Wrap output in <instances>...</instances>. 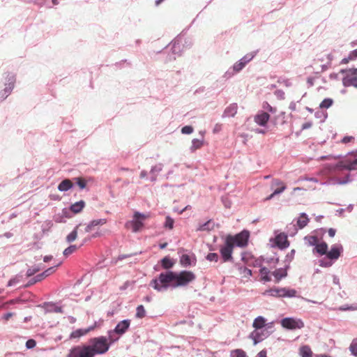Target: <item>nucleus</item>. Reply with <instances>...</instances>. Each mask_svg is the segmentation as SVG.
Masks as SVG:
<instances>
[{
  "label": "nucleus",
  "instance_id": "47",
  "mask_svg": "<svg viewBox=\"0 0 357 357\" xmlns=\"http://www.w3.org/2000/svg\"><path fill=\"white\" fill-rule=\"evenodd\" d=\"M305 240L310 245H317L318 242L317 237L314 236H305Z\"/></svg>",
  "mask_w": 357,
  "mask_h": 357
},
{
  "label": "nucleus",
  "instance_id": "59",
  "mask_svg": "<svg viewBox=\"0 0 357 357\" xmlns=\"http://www.w3.org/2000/svg\"><path fill=\"white\" fill-rule=\"evenodd\" d=\"M349 181H350L349 174H348L346 176V178L344 179H340V178L336 179L335 183H337L338 185H344V184L348 183Z\"/></svg>",
  "mask_w": 357,
  "mask_h": 357
},
{
  "label": "nucleus",
  "instance_id": "14",
  "mask_svg": "<svg viewBox=\"0 0 357 357\" xmlns=\"http://www.w3.org/2000/svg\"><path fill=\"white\" fill-rule=\"evenodd\" d=\"M270 119V115L264 111H259L254 117L255 122L260 126H265Z\"/></svg>",
  "mask_w": 357,
  "mask_h": 357
},
{
  "label": "nucleus",
  "instance_id": "1",
  "mask_svg": "<svg viewBox=\"0 0 357 357\" xmlns=\"http://www.w3.org/2000/svg\"><path fill=\"white\" fill-rule=\"evenodd\" d=\"M175 272L168 271L161 273L158 278L153 279L150 286L158 291H165L174 282Z\"/></svg>",
  "mask_w": 357,
  "mask_h": 357
},
{
  "label": "nucleus",
  "instance_id": "50",
  "mask_svg": "<svg viewBox=\"0 0 357 357\" xmlns=\"http://www.w3.org/2000/svg\"><path fill=\"white\" fill-rule=\"evenodd\" d=\"M174 220L169 216H167L165 222V227L172 229L174 227Z\"/></svg>",
  "mask_w": 357,
  "mask_h": 357
},
{
  "label": "nucleus",
  "instance_id": "64",
  "mask_svg": "<svg viewBox=\"0 0 357 357\" xmlns=\"http://www.w3.org/2000/svg\"><path fill=\"white\" fill-rule=\"evenodd\" d=\"M275 95L277 96L278 98L280 100L284 99V92L282 90H276L275 91Z\"/></svg>",
  "mask_w": 357,
  "mask_h": 357
},
{
  "label": "nucleus",
  "instance_id": "3",
  "mask_svg": "<svg viewBox=\"0 0 357 357\" xmlns=\"http://www.w3.org/2000/svg\"><path fill=\"white\" fill-rule=\"evenodd\" d=\"M195 275L188 271H182L179 273L175 272L174 282L172 284V288L184 287L195 280Z\"/></svg>",
  "mask_w": 357,
  "mask_h": 357
},
{
  "label": "nucleus",
  "instance_id": "12",
  "mask_svg": "<svg viewBox=\"0 0 357 357\" xmlns=\"http://www.w3.org/2000/svg\"><path fill=\"white\" fill-rule=\"evenodd\" d=\"M275 243L280 249H284L289 246V242L287 240V235L281 232L275 235Z\"/></svg>",
  "mask_w": 357,
  "mask_h": 357
},
{
  "label": "nucleus",
  "instance_id": "18",
  "mask_svg": "<svg viewBox=\"0 0 357 357\" xmlns=\"http://www.w3.org/2000/svg\"><path fill=\"white\" fill-rule=\"evenodd\" d=\"M289 265H287L284 268H278L272 273L276 283L279 282L282 278L287 275V268H289Z\"/></svg>",
  "mask_w": 357,
  "mask_h": 357
},
{
  "label": "nucleus",
  "instance_id": "2",
  "mask_svg": "<svg viewBox=\"0 0 357 357\" xmlns=\"http://www.w3.org/2000/svg\"><path fill=\"white\" fill-rule=\"evenodd\" d=\"M91 351L93 353V357L96 354H103L106 353L109 349V344L107 342V337L105 336H100L98 337L91 338L89 341Z\"/></svg>",
  "mask_w": 357,
  "mask_h": 357
},
{
  "label": "nucleus",
  "instance_id": "55",
  "mask_svg": "<svg viewBox=\"0 0 357 357\" xmlns=\"http://www.w3.org/2000/svg\"><path fill=\"white\" fill-rule=\"evenodd\" d=\"M21 278H22V276H20V275H16L15 277H14L13 278L10 279L8 281L7 286L11 287V286H13V285L17 284L18 282H20Z\"/></svg>",
  "mask_w": 357,
  "mask_h": 357
},
{
  "label": "nucleus",
  "instance_id": "60",
  "mask_svg": "<svg viewBox=\"0 0 357 357\" xmlns=\"http://www.w3.org/2000/svg\"><path fill=\"white\" fill-rule=\"evenodd\" d=\"M36 342L33 339H29L26 342V347L28 349H33L36 347Z\"/></svg>",
  "mask_w": 357,
  "mask_h": 357
},
{
  "label": "nucleus",
  "instance_id": "4",
  "mask_svg": "<svg viewBox=\"0 0 357 357\" xmlns=\"http://www.w3.org/2000/svg\"><path fill=\"white\" fill-rule=\"evenodd\" d=\"M147 216L140 212H135L132 220L127 221L125 224L126 229H131L132 232L137 233L139 231L144 227L143 221Z\"/></svg>",
  "mask_w": 357,
  "mask_h": 357
},
{
  "label": "nucleus",
  "instance_id": "57",
  "mask_svg": "<svg viewBox=\"0 0 357 357\" xmlns=\"http://www.w3.org/2000/svg\"><path fill=\"white\" fill-rule=\"evenodd\" d=\"M294 255H295V250H291L290 251V252H289L286 255L285 262L289 264L292 261V259H294Z\"/></svg>",
  "mask_w": 357,
  "mask_h": 357
},
{
  "label": "nucleus",
  "instance_id": "20",
  "mask_svg": "<svg viewBox=\"0 0 357 357\" xmlns=\"http://www.w3.org/2000/svg\"><path fill=\"white\" fill-rule=\"evenodd\" d=\"M94 328H95V326H91L85 329L80 328V329L75 330L71 333L70 337V338L80 337L81 336L86 335L89 332L92 331Z\"/></svg>",
  "mask_w": 357,
  "mask_h": 357
},
{
  "label": "nucleus",
  "instance_id": "21",
  "mask_svg": "<svg viewBox=\"0 0 357 357\" xmlns=\"http://www.w3.org/2000/svg\"><path fill=\"white\" fill-rule=\"evenodd\" d=\"M296 296V291L294 289L280 288V298H293Z\"/></svg>",
  "mask_w": 357,
  "mask_h": 357
},
{
  "label": "nucleus",
  "instance_id": "22",
  "mask_svg": "<svg viewBox=\"0 0 357 357\" xmlns=\"http://www.w3.org/2000/svg\"><path fill=\"white\" fill-rule=\"evenodd\" d=\"M107 222L106 219L102 218V219H97L93 220L91 221L85 227V231L89 232L91 231L93 227L98 226V225H103Z\"/></svg>",
  "mask_w": 357,
  "mask_h": 357
},
{
  "label": "nucleus",
  "instance_id": "9",
  "mask_svg": "<svg viewBox=\"0 0 357 357\" xmlns=\"http://www.w3.org/2000/svg\"><path fill=\"white\" fill-rule=\"evenodd\" d=\"M249 236V231L243 230V231L240 232L239 234L235 236L228 235L227 238H231V242L234 247L236 246L243 248L247 245Z\"/></svg>",
  "mask_w": 357,
  "mask_h": 357
},
{
  "label": "nucleus",
  "instance_id": "28",
  "mask_svg": "<svg viewBox=\"0 0 357 357\" xmlns=\"http://www.w3.org/2000/svg\"><path fill=\"white\" fill-rule=\"evenodd\" d=\"M85 206V202L83 200H80L73 204L70 207V211L74 213H78L82 211Z\"/></svg>",
  "mask_w": 357,
  "mask_h": 357
},
{
  "label": "nucleus",
  "instance_id": "10",
  "mask_svg": "<svg viewBox=\"0 0 357 357\" xmlns=\"http://www.w3.org/2000/svg\"><path fill=\"white\" fill-rule=\"evenodd\" d=\"M270 335V333L267 332L264 328L252 331L250 335V337L253 340L254 344L256 345L267 338Z\"/></svg>",
  "mask_w": 357,
  "mask_h": 357
},
{
  "label": "nucleus",
  "instance_id": "51",
  "mask_svg": "<svg viewBox=\"0 0 357 357\" xmlns=\"http://www.w3.org/2000/svg\"><path fill=\"white\" fill-rule=\"evenodd\" d=\"M74 179L76 181V183L80 189L82 190L86 188V182L84 179L79 177L75 178Z\"/></svg>",
  "mask_w": 357,
  "mask_h": 357
},
{
  "label": "nucleus",
  "instance_id": "11",
  "mask_svg": "<svg viewBox=\"0 0 357 357\" xmlns=\"http://www.w3.org/2000/svg\"><path fill=\"white\" fill-rule=\"evenodd\" d=\"M59 266V264L56 265V266ZM55 267H56V266L50 267V268H47V270H45L44 272H43L40 274H38L34 278H31L28 282V283L25 285V287H30L31 285L43 280L46 277L52 274L55 271Z\"/></svg>",
  "mask_w": 357,
  "mask_h": 357
},
{
  "label": "nucleus",
  "instance_id": "52",
  "mask_svg": "<svg viewBox=\"0 0 357 357\" xmlns=\"http://www.w3.org/2000/svg\"><path fill=\"white\" fill-rule=\"evenodd\" d=\"M262 107L272 114H275L277 112L276 108L271 106L267 102H263Z\"/></svg>",
  "mask_w": 357,
  "mask_h": 357
},
{
  "label": "nucleus",
  "instance_id": "27",
  "mask_svg": "<svg viewBox=\"0 0 357 357\" xmlns=\"http://www.w3.org/2000/svg\"><path fill=\"white\" fill-rule=\"evenodd\" d=\"M266 322V319L264 317L259 316L255 319L252 326L255 330L262 329L264 328Z\"/></svg>",
  "mask_w": 357,
  "mask_h": 357
},
{
  "label": "nucleus",
  "instance_id": "46",
  "mask_svg": "<svg viewBox=\"0 0 357 357\" xmlns=\"http://www.w3.org/2000/svg\"><path fill=\"white\" fill-rule=\"evenodd\" d=\"M333 100L331 98H325L322 100V102L320 103L319 107L320 108H329L333 105Z\"/></svg>",
  "mask_w": 357,
  "mask_h": 357
},
{
  "label": "nucleus",
  "instance_id": "44",
  "mask_svg": "<svg viewBox=\"0 0 357 357\" xmlns=\"http://www.w3.org/2000/svg\"><path fill=\"white\" fill-rule=\"evenodd\" d=\"M333 264V260L329 259L327 257L319 260V266L322 267H330Z\"/></svg>",
  "mask_w": 357,
  "mask_h": 357
},
{
  "label": "nucleus",
  "instance_id": "41",
  "mask_svg": "<svg viewBox=\"0 0 357 357\" xmlns=\"http://www.w3.org/2000/svg\"><path fill=\"white\" fill-rule=\"evenodd\" d=\"M146 316V310L142 305H138L136 309L135 317L139 319L144 318Z\"/></svg>",
  "mask_w": 357,
  "mask_h": 357
},
{
  "label": "nucleus",
  "instance_id": "30",
  "mask_svg": "<svg viewBox=\"0 0 357 357\" xmlns=\"http://www.w3.org/2000/svg\"><path fill=\"white\" fill-rule=\"evenodd\" d=\"M121 335H119L117 332H115L114 329L109 331L107 342L109 344V346L115 342L118 341Z\"/></svg>",
  "mask_w": 357,
  "mask_h": 357
},
{
  "label": "nucleus",
  "instance_id": "53",
  "mask_svg": "<svg viewBox=\"0 0 357 357\" xmlns=\"http://www.w3.org/2000/svg\"><path fill=\"white\" fill-rule=\"evenodd\" d=\"M206 258L207 260H208L210 261L217 262L218 261L219 256H218V255L217 253L211 252V253L207 255Z\"/></svg>",
  "mask_w": 357,
  "mask_h": 357
},
{
  "label": "nucleus",
  "instance_id": "24",
  "mask_svg": "<svg viewBox=\"0 0 357 357\" xmlns=\"http://www.w3.org/2000/svg\"><path fill=\"white\" fill-rule=\"evenodd\" d=\"M73 187V183L70 179L63 180L58 185V190L60 192H66Z\"/></svg>",
  "mask_w": 357,
  "mask_h": 357
},
{
  "label": "nucleus",
  "instance_id": "42",
  "mask_svg": "<svg viewBox=\"0 0 357 357\" xmlns=\"http://www.w3.org/2000/svg\"><path fill=\"white\" fill-rule=\"evenodd\" d=\"M351 354L357 357V338H354L349 347Z\"/></svg>",
  "mask_w": 357,
  "mask_h": 357
},
{
  "label": "nucleus",
  "instance_id": "56",
  "mask_svg": "<svg viewBox=\"0 0 357 357\" xmlns=\"http://www.w3.org/2000/svg\"><path fill=\"white\" fill-rule=\"evenodd\" d=\"M341 73H348L351 75H357V68H349V69H342L340 70Z\"/></svg>",
  "mask_w": 357,
  "mask_h": 357
},
{
  "label": "nucleus",
  "instance_id": "17",
  "mask_svg": "<svg viewBox=\"0 0 357 357\" xmlns=\"http://www.w3.org/2000/svg\"><path fill=\"white\" fill-rule=\"evenodd\" d=\"M130 325V319H124L117 324L114 328L115 332H117L119 335H123L129 328Z\"/></svg>",
  "mask_w": 357,
  "mask_h": 357
},
{
  "label": "nucleus",
  "instance_id": "16",
  "mask_svg": "<svg viewBox=\"0 0 357 357\" xmlns=\"http://www.w3.org/2000/svg\"><path fill=\"white\" fill-rule=\"evenodd\" d=\"M40 306L41 307L44 308L45 312L46 313H48V312L62 313L63 312L62 307L60 306L56 305L53 303L45 302L43 305H40Z\"/></svg>",
  "mask_w": 357,
  "mask_h": 357
},
{
  "label": "nucleus",
  "instance_id": "13",
  "mask_svg": "<svg viewBox=\"0 0 357 357\" xmlns=\"http://www.w3.org/2000/svg\"><path fill=\"white\" fill-rule=\"evenodd\" d=\"M342 246L341 245H333L330 251L327 252L326 257L331 260H337L342 252Z\"/></svg>",
  "mask_w": 357,
  "mask_h": 357
},
{
  "label": "nucleus",
  "instance_id": "39",
  "mask_svg": "<svg viewBox=\"0 0 357 357\" xmlns=\"http://www.w3.org/2000/svg\"><path fill=\"white\" fill-rule=\"evenodd\" d=\"M13 88L14 86L13 85L12 82L7 83L3 90V93L1 94V99L4 100L6 98H7Z\"/></svg>",
  "mask_w": 357,
  "mask_h": 357
},
{
  "label": "nucleus",
  "instance_id": "19",
  "mask_svg": "<svg viewBox=\"0 0 357 357\" xmlns=\"http://www.w3.org/2000/svg\"><path fill=\"white\" fill-rule=\"evenodd\" d=\"M238 105L236 103H231L224 111L222 117H234L237 113Z\"/></svg>",
  "mask_w": 357,
  "mask_h": 357
},
{
  "label": "nucleus",
  "instance_id": "49",
  "mask_svg": "<svg viewBox=\"0 0 357 357\" xmlns=\"http://www.w3.org/2000/svg\"><path fill=\"white\" fill-rule=\"evenodd\" d=\"M77 247L75 245H72L66 248L63 252V255L66 257L70 255V254L73 253L76 250Z\"/></svg>",
  "mask_w": 357,
  "mask_h": 357
},
{
  "label": "nucleus",
  "instance_id": "40",
  "mask_svg": "<svg viewBox=\"0 0 357 357\" xmlns=\"http://www.w3.org/2000/svg\"><path fill=\"white\" fill-rule=\"evenodd\" d=\"M349 165L345 167L347 170H357V157L356 156L353 160L348 158Z\"/></svg>",
  "mask_w": 357,
  "mask_h": 357
},
{
  "label": "nucleus",
  "instance_id": "36",
  "mask_svg": "<svg viewBox=\"0 0 357 357\" xmlns=\"http://www.w3.org/2000/svg\"><path fill=\"white\" fill-rule=\"evenodd\" d=\"M299 353L301 357H312L311 349L307 345L301 347Z\"/></svg>",
  "mask_w": 357,
  "mask_h": 357
},
{
  "label": "nucleus",
  "instance_id": "63",
  "mask_svg": "<svg viewBox=\"0 0 357 357\" xmlns=\"http://www.w3.org/2000/svg\"><path fill=\"white\" fill-rule=\"evenodd\" d=\"M222 202L226 208H230L231 205V201L227 197H222Z\"/></svg>",
  "mask_w": 357,
  "mask_h": 357
},
{
  "label": "nucleus",
  "instance_id": "43",
  "mask_svg": "<svg viewBox=\"0 0 357 357\" xmlns=\"http://www.w3.org/2000/svg\"><path fill=\"white\" fill-rule=\"evenodd\" d=\"M238 270L244 278H250L252 275V271L245 266H240Z\"/></svg>",
  "mask_w": 357,
  "mask_h": 357
},
{
  "label": "nucleus",
  "instance_id": "31",
  "mask_svg": "<svg viewBox=\"0 0 357 357\" xmlns=\"http://www.w3.org/2000/svg\"><path fill=\"white\" fill-rule=\"evenodd\" d=\"M214 223L211 220H208L204 223H201L197 228V231H211L213 229Z\"/></svg>",
  "mask_w": 357,
  "mask_h": 357
},
{
  "label": "nucleus",
  "instance_id": "32",
  "mask_svg": "<svg viewBox=\"0 0 357 357\" xmlns=\"http://www.w3.org/2000/svg\"><path fill=\"white\" fill-rule=\"evenodd\" d=\"M328 250V245L325 242H322L319 244H317L316 247L314 248V250L320 254L321 255H326Z\"/></svg>",
  "mask_w": 357,
  "mask_h": 357
},
{
  "label": "nucleus",
  "instance_id": "34",
  "mask_svg": "<svg viewBox=\"0 0 357 357\" xmlns=\"http://www.w3.org/2000/svg\"><path fill=\"white\" fill-rule=\"evenodd\" d=\"M259 273L261 275V280L264 282H269L271 280L269 276L270 271L266 267H261L259 270Z\"/></svg>",
  "mask_w": 357,
  "mask_h": 357
},
{
  "label": "nucleus",
  "instance_id": "6",
  "mask_svg": "<svg viewBox=\"0 0 357 357\" xmlns=\"http://www.w3.org/2000/svg\"><path fill=\"white\" fill-rule=\"evenodd\" d=\"M66 357H93L91 347L86 344L73 347Z\"/></svg>",
  "mask_w": 357,
  "mask_h": 357
},
{
  "label": "nucleus",
  "instance_id": "35",
  "mask_svg": "<svg viewBox=\"0 0 357 357\" xmlns=\"http://www.w3.org/2000/svg\"><path fill=\"white\" fill-rule=\"evenodd\" d=\"M203 145V139H193L192 141V146L190 149L191 152L195 151L197 149H200Z\"/></svg>",
  "mask_w": 357,
  "mask_h": 357
},
{
  "label": "nucleus",
  "instance_id": "25",
  "mask_svg": "<svg viewBox=\"0 0 357 357\" xmlns=\"http://www.w3.org/2000/svg\"><path fill=\"white\" fill-rule=\"evenodd\" d=\"M163 165L162 163H159L153 167H152L150 173L151 174L150 180L152 182L156 181L158 174L162 170Z\"/></svg>",
  "mask_w": 357,
  "mask_h": 357
},
{
  "label": "nucleus",
  "instance_id": "48",
  "mask_svg": "<svg viewBox=\"0 0 357 357\" xmlns=\"http://www.w3.org/2000/svg\"><path fill=\"white\" fill-rule=\"evenodd\" d=\"M40 270V268L38 266H33L29 268L26 271V276L31 277L35 273L38 272Z\"/></svg>",
  "mask_w": 357,
  "mask_h": 357
},
{
  "label": "nucleus",
  "instance_id": "26",
  "mask_svg": "<svg viewBox=\"0 0 357 357\" xmlns=\"http://www.w3.org/2000/svg\"><path fill=\"white\" fill-rule=\"evenodd\" d=\"M342 84L345 87L353 86L357 88V77H349V75L342 79Z\"/></svg>",
  "mask_w": 357,
  "mask_h": 357
},
{
  "label": "nucleus",
  "instance_id": "7",
  "mask_svg": "<svg viewBox=\"0 0 357 357\" xmlns=\"http://www.w3.org/2000/svg\"><path fill=\"white\" fill-rule=\"evenodd\" d=\"M231 238H225V243L220 248V252L223 262L231 261L233 259L232 252L234 246L231 243Z\"/></svg>",
  "mask_w": 357,
  "mask_h": 357
},
{
  "label": "nucleus",
  "instance_id": "29",
  "mask_svg": "<svg viewBox=\"0 0 357 357\" xmlns=\"http://www.w3.org/2000/svg\"><path fill=\"white\" fill-rule=\"evenodd\" d=\"M309 222V218L305 213H301L300 218L297 220V225L299 229L304 228Z\"/></svg>",
  "mask_w": 357,
  "mask_h": 357
},
{
  "label": "nucleus",
  "instance_id": "5",
  "mask_svg": "<svg viewBox=\"0 0 357 357\" xmlns=\"http://www.w3.org/2000/svg\"><path fill=\"white\" fill-rule=\"evenodd\" d=\"M255 54L256 53L255 52H250L245 55L238 61L234 64L231 73L229 70L226 72L225 77H229L235 73L240 72L248 62L252 60V59L255 56Z\"/></svg>",
  "mask_w": 357,
  "mask_h": 357
},
{
  "label": "nucleus",
  "instance_id": "33",
  "mask_svg": "<svg viewBox=\"0 0 357 357\" xmlns=\"http://www.w3.org/2000/svg\"><path fill=\"white\" fill-rule=\"evenodd\" d=\"M161 266L165 269H169L173 267L174 262L169 257H165L161 259Z\"/></svg>",
  "mask_w": 357,
  "mask_h": 357
},
{
  "label": "nucleus",
  "instance_id": "54",
  "mask_svg": "<svg viewBox=\"0 0 357 357\" xmlns=\"http://www.w3.org/2000/svg\"><path fill=\"white\" fill-rule=\"evenodd\" d=\"M348 165H349V162H348V158H347L344 161L339 162L336 165L335 168L337 169H347V168L345 167H347Z\"/></svg>",
  "mask_w": 357,
  "mask_h": 357
},
{
  "label": "nucleus",
  "instance_id": "23",
  "mask_svg": "<svg viewBox=\"0 0 357 357\" xmlns=\"http://www.w3.org/2000/svg\"><path fill=\"white\" fill-rule=\"evenodd\" d=\"M171 50L174 55H180L182 52L180 39H175L171 43Z\"/></svg>",
  "mask_w": 357,
  "mask_h": 357
},
{
  "label": "nucleus",
  "instance_id": "58",
  "mask_svg": "<svg viewBox=\"0 0 357 357\" xmlns=\"http://www.w3.org/2000/svg\"><path fill=\"white\" fill-rule=\"evenodd\" d=\"M193 132V128L191 126H185L182 128L181 132L183 134L188 135Z\"/></svg>",
  "mask_w": 357,
  "mask_h": 357
},
{
  "label": "nucleus",
  "instance_id": "37",
  "mask_svg": "<svg viewBox=\"0 0 357 357\" xmlns=\"http://www.w3.org/2000/svg\"><path fill=\"white\" fill-rule=\"evenodd\" d=\"M80 225H77L75 229L66 236V241L71 243L74 241L77 237V229Z\"/></svg>",
  "mask_w": 357,
  "mask_h": 357
},
{
  "label": "nucleus",
  "instance_id": "62",
  "mask_svg": "<svg viewBox=\"0 0 357 357\" xmlns=\"http://www.w3.org/2000/svg\"><path fill=\"white\" fill-rule=\"evenodd\" d=\"M278 82V83H280V84L284 85L287 87H289V86H291V82L288 79L279 78Z\"/></svg>",
  "mask_w": 357,
  "mask_h": 357
},
{
  "label": "nucleus",
  "instance_id": "8",
  "mask_svg": "<svg viewBox=\"0 0 357 357\" xmlns=\"http://www.w3.org/2000/svg\"><path fill=\"white\" fill-rule=\"evenodd\" d=\"M281 326L288 330L301 329L304 327V323L301 319L285 317L280 321Z\"/></svg>",
  "mask_w": 357,
  "mask_h": 357
},
{
  "label": "nucleus",
  "instance_id": "45",
  "mask_svg": "<svg viewBox=\"0 0 357 357\" xmlns=\"http://www.w3.org/2000/svg\"><path fill=\"white\" fill-rule=\"evenodd\" d=\"M231 357H247V356L242 349H235L231 351Z\"/></svg>",
  "mask_w": 357,
  "mask_h": 357
},
{
  "label": "nucleus",
  "instance_id": "61",
  "mask_svg": "<svg viewBox=\"0 0 357 357\" xmlns=\"http://www.w3.org/2000/svg\"><path fill=\"white\" fill-rule=\"evenodd\" d=\"M264 329L271 334L273 332V322H269L265 324Z\"/></svg>",
  "mask_w": 357,
  "mask_h": 357
},
{
  "label": "nucleus",
  "instance_id": "15",
  "mask_svg": "<svg viewBox=\"0 0 357 357\" xmlns=\"http://www.w3.org/2000/svg\"><path fill=\"white\" fill-rule=\"evenodd\" d=\"M180 263L183 267L194 266L196 264V257L194 255H182L180 258Z\"/></svg>",
  "mask_w": 357,
  "mask_h": 357
},
{
  "label": "nucleus",
  "instance_id": "38",
  "mask_svg": "<svg viewBox=\"0 0 357 357\" xmlns=\"http://www.w3.org/2000/svg\"><path fill=\"white\" fill-rule=\"evenodd\" d=\"M264 295H268L273 297L280 298V288H271L266 290L264 293Z\"/></svg>",
  "mask_w": 357,
  "mask_h": 357
}]
</instances>
